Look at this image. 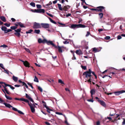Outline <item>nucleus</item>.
Wrapping results in <instances>:
<instances>
[{
  "mask_svg": "<svg viewBox=\"0 0 125 125\" xmlns=\"http://www.w3.org/2000/svg\"><path fill=\"white\" fill-rule=\"evenodd\" d=\"M92 73L95 76V79L97 78V76L95 74L94 72L92 71L90 69H89L88 71L85 72L83 74V77L87 78V81L89 83H91V81H92L93 78L91 74Z\"/></svg>",
  "mask_w": 125,
  "mask_h": 125,
  "instance_id": "f257e3e1",
  "label": "nucleus"
},
{
  "mask_svg": "<svg viewBox=\"0 0 125 125\" xmlns=\"http://www.w3.org/2000/svg\"><path fill=\"white\" fill-rule=\"evenodd\" d=\"M3 104L5 105V106L9 108H10L11 107H12V110L16 111H17L19 114H22L24 115V113L21 112V111L18 110L16 108L13 107L10 104H9L6 103L5 102L3 103Z\"/></svg>",
  "mask_w": 125,
  "mask_h": 125,
  "instance_id": "f03ea898",
  "label": "nucleus"
},
{
  "mask_svg": "<svg viewBox=\"0 0 125 125\" xmlns=\"http://www.w3.org/2000/svg\"><path fill=\"white\" fill-rule=\"evenodd\" d=\"M105 7L104 6H100L96 7V8H92L91 10H94L97 11L102 12L103 10L105 9Z\"/></svg>",
  "mask_w": 125,
  "mask_h": 125,
  "instance_id": "7ed1b4c3",
  "label": "nucleus"
},
{
  "mask_svg": "<svg viewBox=\"0 0 125 125\" xmlns=\"http://www.w3.org/2000/svg\"><path fill=\"white\" fill-rule=\"evenodd\" d=\"M26 103H28V105L30 106L31 112L33 113H34L35 112L34 108L36 107V106L34 104H32L31 102L29 103V101L28 102Z\"/></svg>",
  "mask_w": 125,
  "mask_h": 125,
  "instance_id": "20e7f679",
  "label": "nucleus"
},
{
  "mask_svg": "<svg viewBox=\"0 0 125 125\" xmlns=\"http://www.w3.org/2000/svg\"><path fill=\"white\" fill-rule=\"evenodd\" d=\"M33 27L34 29H38L41 28V24L35 22L33 23Z\"/></svg>",
  "mask_w": 125,
  "mask_h": 125,
  "instance_id": "39448f33",
  "label": "nucleus"
},
{
  "mask_svg": "<svg viewBox=\"0 0 125 125\" xmlns=\"http://www.w3.org/2000/svg\"><path fill=\"white\" fill-rule=\"evenodd\" d=\"M41 27L45 29H48L50 27L49 24L47 23H43L41 24Z\"/></svg>",
  "mask_w": 125,
  "mask_h": 125,
  "instance_id": "423d86ee",
  "label": "nucleus"
},
{
  "mask_svg": "<svg viewBox=\"0 0 125 125\" xmlns=\"http://www.w3.org/2000/svg\"><path fill=\"white\" fill-rule=\"evenodd\" d=\"M56 48H55L57 49H58V51L59 53H62V48H64L63 46H60L58 45L56 46Z\"/></svg>",
  "mask_w": 125,
  "mask_h": 125,
  "instance_id": "0eeeda50",
  "label": "nucleus"
},
{
  "mask_svg": "<svg viewBox=\"0 0 125 125\" xmlns=\"http://www.w3.org/2000/svg\"><path fill=\"white\" fill-rule=\"evenodd\" d=\"M14 99L16 100H20L25 102H28V100L27 99H24L23 98H15Z\"/></svg>",
  "mask_w": 125,
  "mask_h": 125,
  "instance_id": "6e6552de",
  "label": "nucleus"
},
{
  "mask_svg": "<svg viewBox=\"0 0 125 125\" xmlns=\"http://www.w3.org/2000/svg\"><path fill=\"white\" fill-rule=\"evenodd\" d=\"M97 101L102 106L104 107H106V104L104 101L100 100H98Z\"/></svg>",
  "mask_w": 125,
  "mask_h": 125,
  "instance_id": "1a4fd4ad",
  "label": "nucleus"
},
{
  "mask_svg": "<svg viewBox=\"0 0 125 125\" xmlns=\"http://www.w3.org/2000/svg\"><path fill=\"white\" fill-rule=\"evenodd\" d=\"M125 92V91L124 90L121 91L115 92H114V94L116 95H118L121 94Z\"/></svg>",
  "mask_w": 125,
  "mask_h": 125,
  "instance_id": "9d476101",
  "label": "nucleus"
},
{
  "mask_svg": "<svg viewBox=\"0 0 125 125\" xmlns=\"http://www.w3.org/2000/svg\"><path fill=\"white\" fill-rule=\"evenodd\" d=\"M47 44L48 45H51L53 47H54V48H56V45H55V44L53 43L52 41H48Z\"/></svg>",
  "mask_w": 125,
  "mask_h": 125,
  "instance_id": "9b49d317",
  "label": "nucleus"
},
{
  "mask_svg": "<svg viewBox=\"0 0 125 125\" xmlns=\"http://www.w3.org/2000/svg\"><path fill=\"white\" fill-rule=\"evenodd\" d=\"M23 62V64L26 67H30V63L27 61H25L24 62L23 61H22Z\"/></svg>",
  "mask_w": 125,
  "mask_h": 125,
  "instance_id": "f8f14e48",
  "label": "nucleus"
},
{
  "mask_svg": "<svg viewBox=\"0 0 125 125\" xmlns=\"http://www.w3.org/2000/svg\"><path fill=\"white\" fill-rule=\"evenodd\" d=\"M2 91L5 94V96L6 98L8 100H11L12 99V98L11 97H10L7 96L5 92V90H4V89L3 90V89H2Z\"/></svg>",
  "mask_w": 125,
  "mask_h": 125,
  "instance_id": "ddd939ff",
  "label": "nucleus"
},
{
  "mask_svg": "<svg viewBox=\"0 0 125 125\" xmlns=\"http://www.w3.org/2000/svg\"><path fill=\"white\" fill-rule=\"evenodd\" d=\"M26 97L29 99L30 101H31L32 103L34 102V101L32 99L30 96H29L27 94H26Z\"/></svg>",
  "mask_w": 125,
  "mask_h": 125,
  "instance_id": "4468645a",
  "label": "nucleus"
},
{
  "mask_svg": "<svg viewBox=\"0 0 125 125\" xmlns=\"http://www.w3.org/2000/svg\"><path fill=\"white\" fill-rule=\"evenodd\" d=\"M70 7V6L68 5L64 6L63 8V10L65 11H67L69 8Z\"/></svg>",
  "mask_w": 125,
  "mask_h": 125,
  "instance_id": "2eb2a0df",
  "label": "nucleus"
},
{
  "mask_svg": "<svg viewBox=\"0 0 125 125\" xmlns=\"http://www.w3.org/2000/svg\"><path fill=\"white\" fill-rule=\"evenodd\" d=\"M45 12V10L43 9H38V13H44Z\"/></svg>",
  "mask_w": 125,
  "mask_h": 125,
  "instance_id": "dca6fc26",
  "label": "nucleus"
},
{
  "mask_svg": "<svg viewBox=\"0 0 125 125\" xmlns=\"http://www.w3.org/2000/svg\"><path fill=\"white\" fill-rule=\"evenodd\" d=\"M75 52L78 55H80L83 54V53L81 50L79 49V50H77Z\"/></svg>",
  "mask_w": 125,
  "mask_h": 125,
  "instance_id": "f3484780",
  "label": "nucleus"
},
{
  "mask_svg": "<svg viewBox=\"0 0 125 125\" xmlns=\"http://www.w3.org/2000/svg\"><path fill=\"white\" fill-rule=\"evenodd\" d=\"M95 90L94 89H92L91 90L90 93L91 94V96L92 97H93V95L95 94Z\"/></svg>",
  "mask_w": 125,
  "mask_h": 125,
  "instance_id": "a211bd4d",
  "label": "nucleus"
},
{
  "mask_svg": "<svg viewBox=\"0 0 125 125\" xmlns=\"http://www.w3.org/2000/svg\"><path fill=\"white\" fill-rule=\"evenodd\" d=\"M18 24L20 26L21 28H25V26L24 24L22 23L21 22H18Z\"/></svg>",
  "mask_w": 125,
  "mask_h": 125,
  "instance_id": "6ab92c4d",
  "label": "nucleus"
},
{
  "mask_svg": "<svg viewBox=\"0 0 125 125\" xmlns=\"http://www.w3.org/2000/svg\"><path fill=\"white\" fill-rule=\"evenodd\" d=\"M99 18L101 19L103 17V14L102 12L98 14Z\"/></svg>",
  "mask_w": 125,
  "mask_h": 125,
  "instance_id": "aec40b11",
  "label": "nucleus"
},
{
  "mask_svg": "<svg viewBox=\"0 0 125 125\" xmlns=\"http://www.w3.org/2000/svg\"><path fill=\"white\" fill-rule=\"evenodd\" d=\"M71 28L72 29L74 28H78V24H73L71 25Z\"/></svg>",
  "mask_w": 125,
  "mask_h": 125,
  "instance_id": "412c9836",
  "label": "nucleus"
},
{
  "mask_svg": "<svg viewBox=\"0 0 125 125\" xmlns=\"http://www.w3.org/2000/svg\"><path fill=\"white\" fill-rule=\"evenodd\" d=\"M86 27L85 25H83L82 24H78V28H84Z\"/></svg>",
  "mask_w": 125,
  "mask_h": 125,
  "instance_id": "4be33fe9",
  "label": "nucleus"
},
{
  "mask_svg": "<svg viewBox=\"0 0 125 125\" xmlns=\"http://www.w3.org/2000/svg\"><path fill=\"white\" fill-rule=\"evenodd\" d=\"M7 29V28L5 26H2L1 27V30L3 31H4L5 33L6 32Z\"/></svg>",
  "mask_w": 125,
  "mask_h": 125,
  "instance_id": "5701e85b",
  "label": "nucleus"
},
{
  "mask_svg": "<svg viewBox=\"0 0 125 125\" xmlns=\"http://www.w3.org/2000/svg\"><path fill=\"white\" fill-rule=\"evenodd\" d=\"M2 86H3V87L4 88V90L5 91L6 93L7 94L10 95V93L9 91H8L7 90V89L5 88V87L3 85H2Z\"/></svg>",
  "mask_w": 125,
  "mask_h": 125,
  "instance_id": "b1692460",
  "label": "nucleus"
},
{
  "mask_svg": "<svg viewBox=\"0 0 125 125\" xmlns=\"http://www.w3.org/2000/svg\"><path fill=\"white\" fill-rule=\"evenodd\" d=\"M0 19L3 22H5L6 21V20L5 17L3 16H1L0 17Z\"/></svg>",
  "mask_w": 125,
  "mask_h": 125,
  "instance_id": "393cba45",
  "label": "nucleus"
},
{
  "mask_svg": "<svg viewBox=\"0 0 125 125\" xmlns=\"http://www.w3.org/2000/svg\"><path fill=\"white\" fill-rule=\"evenodd\" d=\"M12 79L15 82H17L18 80V78L17 77L13 76H12Z\"/></svg>",
  "mask_w": 125,
  "mask_h": 125,
  "instance_id": "a878e982",
  "label": "nucleus"
},
{
  "mask_svg": "<svg viewBox=\"0 0 125 125\" xmlns=\"http://www.w3.org/2000/svg\"><path fill=\"white\" fill-rule=\"evenodd\" d=\"M42 103L43 104V106H44L47 109H48V107L46 105V103L44 101H42Z\"/></svg>",
  "mask_w": 125,
  "mask_h": 125,
  "instance_id": "bb28decb",
  "label": "nucleus"
},
{
  "mask_svg": "<svg viewBox=\"0 0 125 125\" xmlns=\"http://www.w3.org/2000/svg\"><path fill=\"white\" fill-rule=\"evenodd\" d=\"M93 51L95 52H99V50H98L97 48H93Z\"/></svg>",
  "mask_w": 125,
  "mask_h": 125,
  "instance_id": "cd10ccee",
  "label": "nucleus"
},
{
  "mask_svg": "<svg viewBox=\"0 0 125 125\" xmlns=\"http://www.w3.org/2000/svg\"><path fill=\"white\" fill-rule=\"evenodd\" d=\"M48 18L49 19L50 21L52 22V23L55 24H57V23L56 22H55V21H53L52 19L50 18L49 17Z\"/></svg>",
  "mask_w": 125,
  "mask_h": 125,
  "instance_id": "c85d7f7f",
  "label": "nucleus"
},
{
  "mask_svg": "<svg viewBox=\"0 0 125 125\" xmlns=\"http://www.w3.org/2000/svg\"><path fill=\"white\" fill-rule=\"evenodd\" d=\"M14 34L16 36H17V37H20L21 35L20 33H16L15 32L14 33Z\"/></svg>",
  "mask_w": 125,
  "mask_h": 125,
  "instance_id": "c756f323",
  "label": "nucleus"
},
{
  "mask_svg": "<svg viewBox=\"0 0 125 125\" xmlns=\"http://www.w3.org/2000/svg\"><path fill=\"white\" fill-rule=\"evenodd\" d=\"M40 30H35L34 31V32L37 34H39L40 33Z\"/></svg>",
  "mask_w": 125,
  "mask_h": 125,
  "instance_id": "7c9ffc66",
  "label": "nucleus"
},
{
  "mask_svg": "<svg viewBox=\"0 0 125 125\" xmlns=\"http://www.w3.org/2000/svg\"><path fill=\"white\" fill-rule=\"evenodd\" d=\"M57 5L58 6L59 10H60L62 11L63 10V8H62L61 5L59 4H58Z\"/></svg>",
  "mask_w": 125,
  "mask_h": 125,
  "instance_id": "2f4dec72",
  "label": "nucleus"
},
{
  "mask_svg": "<svg viewBox=\"0 0 125 125\" xmlns=\"http://www.w3.org/2000/svg\"><path fill=\"white\" fill-rule=\"evenodd\" d=\"M21 29L20 28L17 30H15V31L16 32V33H20L21 32Z\"/></svg>",
  "mask_w": 125,
  "mask_h": 125,
  "instance_id": "473e14b6",
  "label": "nucleus"
},
{
  "mask_svg": "<svg viewBox=\"0 0 125 125\" xmlns=\"http://www.w3.org/2000/svg\"><path fill=\"white\" fill-rule=\"evenodd\" d=\"M34 81L38 82H39L37 78L35 76H34Z\"/></svg>",
  "mask_w": 125,
  "mask_h": 125,
  "instance_id": "72a5a7b5",
  "label": "nucleus"
},
{
  "mask_svg": "<svg viewBox=\"0 0 125 125\" xmlns=\"http://www.w3.org/2000/svg\"><path fill=\"white\" fill-rule=\"evenodd\" d=\"M48 41L46 39H44L42 40V43H46L47 44Z\"/></svg>",
  "mask_w": 125,
  "mask_h": 125,
  "instance_id": "f704fd0d",
  "label": "nucleus"
},
{
  "mask_svg": "<svg viewBox=\"0 0 125 125\" xmlns=\"http://www.w3.org/2000/svg\"><path fill=\"white\" fill-rule=\"evenodd\" d=\"M33 31L32 29H30L28 31H27L26 32V33L27 34L30 33H31V32Z\"/></svg>",
  "mask_w": 125,
  "mask_h": 125,
  "instance_id": "c9c22d12",
  "label": "nucleus"
},
{
  "mask_svg": "<svg viewBox=\"0 0 125 125\" xmlns=\"http://www.w3.org/2000/svg\"><path fill=\"white\" fill-rule=\"evenodd\" d=\"M30 4L33 7H34L35 6V4L34 2H31L30 3Z\"/></svg>",
  "mask_w": 125,
  "mask_h": 125,
  "instance_id": "e433bc0d",
  "label": "nucleus"
},
{
  "mask_svg": "<svg viewBox=\"0 0 125 125\" xmlns=\"http://www.w3.org/2000/svg\"><path fill=\"white\" fill-rule=\"evenodd\" d=\"M81 67L83 69H84V70H85L86 69L87 67L86 66H83V65H81Z\"/></svg>",
  "mask_w": 125,
  "mask_h": 125,
  "instance_id": "4c0bfd02",
  "label": "nucleus"
},
{
  "mask_svg": "<svg viewBox=\"0 0 125 125\" xmlns=\"http://www.w3.org/2000/svg\"><path fill=\"white\" fill-rule=\"evenodd\" d=\"M4 25L7 27H9L10 26V23H5L4 24Z\"/></svg>",
  "mask_w": 125,
  "mask_h": 125,
  "instance_id": "58836bf2",
  "label": "nucleus"
},
{
  "mask_svg": "<svg viewBox=\"0 0 125 125\" xmlns=\"http://www.w3.org/2000/svg\"><path fill=\"white\" fill-rule=\"evenodd\" d=\"M58 82L59 83H61L62 84H64V82L61 79L58 80Z\"/></svg>",
  "mask_w": 125,
  "mask_h": 125,
  "instance_id": "ea45409f",
  "label": "nucleus"
},
{
  "mask_svg": "<svg viewBox=\"0 0 125 125\" xmlns=\"http://www.w3.org/2000/svg\"><path fill=\"white\" fill-rule=\"evenodd\" d=\"M12 31V30L11 29H8L7 30V29L6 32L5 33H6L8 32H11Z\"/></svg>",
  "mask_w": 125,
  "mask_h": 125,
  "instance_id": "a19ab883",
  "label": "nucleus"
},
{
  "mask_svg": "<svg viewBox=\"0 0 125 125\" xmlns=\"http://www.w3.org/2000/svg\"><path fill=\"white\" fill-rule=\"evenodd\" d=\"M89 35H91L90 32L89 31H87V34L85 36L87 37Z\"/></svg>",
  "mask_w": 125,
  "mask_h": 125,
  "instance_id": "79ce46f5",
  "label": "nucleus"
},
{
  "mask_svg": "<svg viewBox=\"0 0 125 125\" xmlns=\"http://www.w3.org/2000/svg\"><path fill=\"white\" fill-rule=\"evenodd\" d=\"M36 6L37 8L38 9H40L42 7V6L40 5L37 4Z\"/></svg>",
  "mask_w": 125,
  "mask_h": 125,
  "instance_id": "37998d69",
  "label": "nucleus"
},
{
  "mask_svg": "<svg viewBox=\"0 0 125 125\" xmlns=\"http://www.w3.org/2000/svg\"><path fill=\"white\" fill-rule=\"evenodd\" d=\"M38 89L41 92H42V88L40 86H38Z\"/></svg>",
  "mask_w": 125,
  "mask_h": 125,
  "instance_id": "c03bdc74",
  "label": "nucleus"
},
{
  "mask_svg": "<svg viewBox=\"0 0 125 125\" xmlns=\"http://www.w3.org/2000/svg\"><path fill=\"white\" fill-rule=\"evenodd\" d=\"M38 42L40 43H42V40L41 39L39 38L38 40Z\"/></svg>",
  "mask_w": 125,
  "mask_h": 125,
  "instance_id": "a18cd8bd",
  "label": "nucleus"
},
{
  "mask_svg": "<svg viewBox=\"0 0 125 125\" xmlns=\"http://www.w3.org/2000/svg\"><path fill=\"white\" fill-rule=\"evenodd\" d=\"M47 109V112H48L49 113H50V111H52L53 110L52 109L50 108H49L48 107V109Z\"/></svg>",
  "mask_w": 125,
  "mask_h": 125,
  "instance_id": "49530a36",
  "label": "nucleus"
},
{
  "mask_svg": "<svg viewBox=\"0 0 125 125\" xmlns=\"http://www.w3.org/2000/svg\"><path fill=\"white\" fill-rule=\"evenodd\" d=\"M0 67H1L2 69H5V68L3 67V64L2 63H0Z\"/></svg>",
  "mask_w": 125,
  "mask_h": 125,
  "instance_id": "de8ad7c7",
  "label": "nucleus"
},
{
  "mask_svg": "<svg viewBox=\"0 0 125 125\" xmlns=\"http://www.w3.org/2000/svg\"><path fill=\"white\" fill-rule=\"evenodd\" d=\"M27 84L28 85H29L31 87L32 89H33V86H32V84H31L30 83H29V82H28L27 83Z\"/></svg>",
  "mask_w": 125,
  "mask_h": 125,
  "instance_id": "09e8293b",
  "label": "nucleus"
},
{
  "mask_svg": "<svg viewBox=\"0 0 125 125\" xmlns=\"http://www.w3.org/2000/svg\"><path fill=\"white\" fill-rule=\"evenodd\" d=\"M5 102V101L3 100L0 97V103L3 104V103Z\"/></svg>",
  "mask_w": 125,
  "mask_h": 125,
  "instance_id": "8fccbe9b",
  "label": "nucleus"
},
{
  "mask_svg": "<svg viewBox=\"0 0 125 125\" xmlns=\"http://www.w3.org/2000/svg\"><path fill=\"white\" fill-rule=\"evenodd\" d=\"M93 97H92V99H88V100H87V101H89V102H93L94 101V100H93Z\"/></svg>",
  "mask_w": 125,
  "mask_h": 125,
  "instance_id": "3c124183",
  "label": "nucleus"
},
{
  "mask_svg": "<svg viewBox=\"0 0 125 125\" xmlns=\"http://www.w3.org/2000/svg\"><path fill=\"white\" fill-rule=\"evenodd\" d=\"M122 38L121 36V35H118L117 36V39L120 40Z\"/></svg>",
  "mask_w": 125,
  "mask_h": 125,
  "instance_id": "603ef678",
  "label": "nucleus"
},
{
  "mask_svg": "<svg viewBox=\"0 0 125 125\" xmlns=\"http://www.w3.org/2000/svg\"><path fill=\"white\" fill-rule=\"evenodd\" d=\"M73 57L72 58V59L73 60H76V58L74 55V53H73Z\"/></svg>",
  "mask_w": 125,
  "mask_h": 125,
  "instance_id": "864d4df0",
  "label": "nucleus"
},
{
  "mask_svg": "<svg viewBox=\"0 0 125 125\" xmlns=\"http://www.w3.org/2000/svg\"><path fill=\"white\" fill-rule=\"evenodd\" d=\"M4 84L5 85V86H4L5 87V88L7 86L9 87L10 85V84H6L5 83H4Z\"/></svg>",
  "mask_w": 125,
  "mask_h": 125,
  "instance_id": "5fc2aeb1",
  "label": "nucleus"
},
{
  "mask_svg": "<svg viewBox=\"0 0 125 125\" xmlns=\"http://www.w3.org/2000/svg\"><path fill=\"white\" fill-rule=\"evenodd\" d=\"M110 37L109 36H106L105 38V39L107 40H108L110 39Z\"/></svg>",
  "mask_w": 125,
  "mask_h": 125,
  "instance_id": "6e6d98bb",
  "label": "nucleus"
},
{
  "mask_svg": "<svg viewBox=\"0 0 125 125\" xmlns=\"http://www.w3.org/2000/svg\"><path fill=\"white\" fill-rule=\"evenodd\" d=\"M31 11L33 12L38 13V9H35L34 10H31Z\"/></svg>",
  "mask_w": 125,
  "mask_h": 125,
  "instance_id": "4d7b16f0",
  "label": "nucleus"
},
{
  "mask_svg": "<svg viewBox=\"0 0 125 125\" xmlns=\"http://www.w3.org/2000/svg\"><path fill=\"white\" fill-rule=\"evenodd\" d=\"M9 87L12 90H13L14 89H15V88L13 86H12L11 85H10Z\"/></svg>",
  "mask_w": 125,
  "mask_h": 125,
  "instance_id": "13d9d810",
  "label": "nucleus"
},
{
  "mask_svg": "<svg viewBox=\"0 0 125 125\" xmlns=\"http://www.w3.org/2000/svg\"><path fill=\"white\" fill-rule=\"evenodd\" d=\"M46 13L50 17H53V16L52 15L48 13H47V12Z\"/></svg>",
  "mask_w": 125,
  "mask_h": 125,
  "instance_id": "bf43d9fd",
  "label": "nucleus"
},
{
  "mask_svg": "<svg viewBox=\"0 0 125 125\" xmlns=\"http://www.w3.org/2000/svg\"><path fill=\"white\" fill-rule=\"evenodd\" d=\"M52 4V3L51 1H50L49 3L46 4V6H49L50 5H51V4Z\"/></svg>",
  "mask_w": 125,
  "mask_h": 125,
  "instance_id": "052dcab7",
  "label": "nucleus"
},
{
  "mask_svg": "<svg viewBox=\"0 0 125 125\" xmlns=\"http://www.w3.org/2000/svg\"><path fill=\"white\" fill-rule=\"evenodd\" d=\"M56 114L59 115H62V114L61 113H60L58 112H56Z\"/></svg>",
  "mask_w": 125,
  "mask_h": 125,
  "instance_id": "680f3d73",
  "label": "nucleus"
},
{
  "mask_svg": "<svg viewBox=\"0 0 125 125\" xmlns=\"http://www.w3.org/2000/svg\"><path fill=\"white\" fill-rule=\"evenodd\" d=\"M69 42H68L67 41H66L63 42V43L64 44H68L69 43Z\"/></svg>",
  "mask_w": 125,
  "mask_h": 125,
  "instance_id": "e2e57ef3",
  "label": "nucleus"
},
{
  "mask_svg": "<svg viewBox=\"0 0 125 125\" xmlns=\"http://www.w3.org/2000/svg\"><path fill=\"white\" fill-rule=\"evenodd\" d=\"M1 47H3L4 48H6L7 47V46L5 45L4 44L3 45H1L0 46Z\"/></svg>",
  "mask_w": 125,
  "mask_h": 125,
  "instance_id": "0e129e2a",
  "label": "nucleus"
},
{
  "mask_svg": "<svg viewBox=\"0 0 125 125\" xmlns=\"http://www.w3.org/2000/svg\"><path fill=\"white\" fill-rule=\"evenodd\" d=\"M4 71H5V72L7 73V74H8L9 73V71L8 70H5V69H4Z\"/></svg>",
  "mask_w": 125,
  "mask_h": 125,
  "instance_id": "69168bd1",
  "label": "nucleus"
},
{
  "mask_svg": "<svg viewBox=\"0 0 125 125\" xmlns=\"http://www.w3.org/2000/svg\"><path fill=\"white\" fill-rule=\"evenodd\" d=\"M65 90H66V91H68L69 92V93H70V90H69V89L68 88H65Z\"/></svg>",
  "mask_w": 125,
  "mask_h": 125,
  "instance_id": "338daca9",
  "label": "nucleus"
},
{
  "mask_svg": "<svg viewBox=\"0 0 125 125\" xmlns=\"http://www.w3.org/2000/svg\"><path fill=\"white\" fill-rule=\"evenodd\" d=\"M124 120L122 123V125H124L125 124V119H123Z\"/></svg>",
  "mask_w": 125,
  "mask_h": 125,
  "instance_id": "774afa93",
  "label": "nucleus"
}]
</instances>
